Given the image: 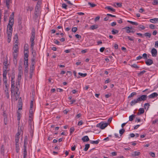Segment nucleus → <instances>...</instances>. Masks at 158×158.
Instances as JSON below:
<instances>
[{"label":"nucleus","instance_id":"obj_44","mask_svg":"<svg viewBox=\"0 0 158 158\" xmlns=\"http://www.w3.org/2000/svg\"><path fill=\"white\" fill-rule=\"evenodd\" d=\"M15 84H12L11 85V92L12 93V91H13L14 92V91L15 90V86L14 85Z\"/></svg>","mask_w":158,"mask_h":158},{"label":"nucleus","instance_id":"obj_47","mask_svg":"<svg viewBox=\"0 0 158 158\" xmlns=\"http://www.w3.org/2000/svg\"><path fill=\"white\" fill-rule=\"evenodd\" d=\"M149 154L152 157L154 158L155 157V155L154 152H150L149 153Z\"/></svg>","mask_w":158,"mask_h":158},{"label":"nucleus","instance_id":"obj_26","mask_svg":"<svg viewBox=\"0 0 158 158\" xmlns=\"http://www.w3.org/2000/svg\"><path fill=\"white\" fill-rule=\"evenodd\" d=\"M28 52H24V60H28Z\"/></svg>","mask_w":158,"mask_h":158},{"label":"nucleus","instance_id":"obj_15","mask_svg":"<svg viewBox=\"0 0 158 158\" xmlns=\"http://www.w3.org/2000/svg\"><path fill=\"white\" fill-rule=\"evenodd\" d=\"M158 18H155L150 19V21L152 23H156V22H158Z\"/></svg>","mask_w":158,"mask_h":158},{"label":"nucleus","instance_id":"obj_37","mask_svg":"<svg viewBox=\"0 0 158 158\" xmlns=\"http://www.w3.org/2000/svg\"><path fill=\"white\" fill-rule=\"evenodd\" d=\"M144 35L148 38H150L151 36V33H149L147 32L145 33Z\"/></svg>","mask_w":158,"mask_h":158},{"label":"nucleus","instance_id":"obj_34","mask_svg":"<svg viewBox=\"0 0 158 158\" xmlns=\"http://www.w3.org/2000/svg\"><path fill=\"white\" fill-rule=\"evenodd\" d=\"M19 72L23 73L22 67L21 64L19 65L18 68Z\"/></svg>","mask_w":158,"mask_h":158},{"label":"nucleus","instance_id":"obj_2","mask_svg":"<svg viewBox=\"0 0 158 158\" xmlns=\"http://www.w3.org/2000/svg\"><path fill=\"white\" fill-rule=\"evenodd\" d=\"M108 124L107 123H101L97 124V126L100 127L102 129H103L107 126Z\"/></svg>","mask_w":158,"mask_h":158},{"label":"nucleus","instance_id":"obj_54","mask_svg":"<svg viewBox=\"0 0 158 158\" xmlns=\"http://www.w3.org/2000/svg\"><path fill=\"white\" fill-rule=\"evenodd\" d=\"M127 37L128 39L130 40H131V41L134 40V37H131L129 36H127Z\"/></svg>","mask_w":158,"mask_h":158},{"label":"nucleus","instance_id":"obj_20","mask_svg":"<svg viewBox=\"0 0 158 158\" xmlns=\"http://www.w3.org/2000/svg\"><path fill=\"white\" fill-rule=\"evenodd\" d=\"M7 65H4L3 67V73L5 72L6 73V74H7Z\"/></svg>","mask_w":158,"mask_h":158},{"label":"nucleus","instance_id":"obj_36","mask_svg":"<svg viewBox=\"0 0 158 158\" xmlns=\"http://www.w3.org/2000/svg\"><path fill=\"white\" fill-rule=\"evenodd\" d=\"M16 151L17 152H18L19 150V144L15 143Z\"/></svg>","mask_w":158,"mask_h":158},{"label":"nucleus","instance_id":"obj_43","mask_svg":"<svg viewBox=\"0 0 158 158\" xmlns=\"http://www.w3.org/2000/svg\"><path fill=\"white\" fill-rule=\"evenodd\" d=\"M78 74L79 75L83 77H85L87 75V74L86 73H79Z\"/></svg>","mask_w":158,"mask_h":158},{"label":"nucleus","instance_id":"obj_24","mask_svg":"<svg viewBox=\"0 0 158 158\" xmlns=\"http://www.w3.org/2000/svg\"><path fill=\"white\" fill-rule=\"evenodd\" d=\"M23 74V73L19 72L18 74V79L19 80V81L21 80V78L22 75Z\"/></svg>","mask_w":158,"mask_h":158},{"label":"nucleus","instance_id":"obj_1","mask_svg":"<svg viewBox=\"0 0 158 158\" xmlns=\"http://www.w3.org/2000/svg\"><path fill=\"white\" fill-rule=\"evenodd\" d=\"M35 39V30L33 29L31 31V36L30 38V41L31 42V48L33 51L34 46L35 45L34 40Z\"/></svg>","mask_w":158,"mask_h":158},{"label":"nucleus","instance_id":"obj_50","mask_svg":"<svg viewBox=\"0 0 158 158\" xmlns=\"http://www.w3.org/2000/svg\"><path fill=\"white\" fill-rule=\"evenodd\" d=\"M20 114L19 112H17V120L19 121L20 120Z\"/></svg>","mask_w":158,"mask_h":158},{"label":"nucleus","instance_id":"obj_31","mask_svg":"<svg viewBox=\"0 0 158 158\" xmlns=\"http://www.w3.org/2000/svg\"><path fill=\"white\" fill-rule=\"evenodd\" d=\"M135 115L134 114H132V115L130 116L129 117V120L130 121H132L133 120V118L135 117Z\"/></svg>","mask_w":158,"mask_h":158},{"label":"nucleus","instance_id":"obj_12","mask_svg":"<svg viewBox=\"0 0 158 158\" xmlns=\"http://www.w3.org/2000/svg\"><path fill=\"white\" fill-rule=\"evenodd\" d=\"M158 96V94L156 93H153L148 96V97L150 98H152L156 97Z\"/></svg>","mask_w":158,"mask_h":158},{"label":"nucleus","instance_id":"obj_29","mask_svg":"<svg viewBox=\"0 0 158 158\" xmlns=\"http://www.w3.org/2000/svg\"><path fill=\"white\" fill-rule=\"evenodd\" d=\"M149 106L150 105L148 103H145L144 105V107L145 109H147V110L148 109Z\"/></svg>","mask_w":158,"mask_h":158},{"label":"nucleus","instance_id":"obj_60","mask_svg":"<svg viewBox=\"0 0 158 158\" xmlns=\"http://www.w3.org/2000/svg\"><path fill=\"white\" fill-rule=\"evenodd\" d=\"M105 49V48L104 47H102L100 48V51L101 52H103L104 51Z\"/></svg>","mask_w":158,"mask_h":158},{"label":"nucleus","instance_id":"obj_7","mask_svg":"<svg viewBox=\"0 0 158 158\" xmlns=\"http://www.w3.org/2000/svg\"><path fill=\"white\" fill-rule=\"evenodd\" d=\"M24 65L25 66V72H27V69H28V60H24Z\"/></svg>","mask_w":158,"mask_h":158},{"label":"nucleus","instance_id":"obj_40","mask_svg":"<svg viewBox=\"0 0 158 158\" xmlns=\"http://www.w3.org/2000/svg\"><path fill=\"white\" fill-rule=\"evenodd\" d=\"M88 4L89 5H90V6L91 7H94L96 6V4H95L91 3L90 2H89L88 3Z\"/></svg>","mask_w":158,"mask_h":158},{"label":"nucleus","instance_id":"obj_9","mask_svg":"<svg viewBox=\"0 0 158 158\" xmlns=\"http://www.w3.org/2000/svg\"><path fill=\"white\" fill-rule=\"evenodd\" d=\"M151 53L152 56H156L157 54V50L155 48H153L151 50Z\"/></svg>","mask_w":158,"mask_h":158},{"label":"nucleus","instance_id":"obj_10","mask_svg":"<svg viewBox=\"0 0 158 158\" xmlns=\"http://www.w3.org/2000/svg\"><path fill=\"white\" fill-rule=\"evenodd\" d=\"M145 61V63L147 65H150L153 63V61L152 60L150 59H147Z\"/></svg>","mask_w":158,"mask_h":158},{"label":"nucleus","instance_id":"obj_33","mask_svg":"<svg viewBox=\"0 0 158 158\" xmlns=\"http://www.w3.org/2000/svg\"><path fill=\"white\" fill-rule=\"evenodd\" d=\"M127 22L130 23L132 24V25H135L137 26L138 25V23L136 22H133L132 21H130L129 20H128Z\"/></svg>","mask_w":158,"mask_h":158},{"label":"nucleus","instance_id":"obj_4","mask_svg":"<svg viewBox=\"0 0 158 158\" xmlns=\"http://www.w3.org/2000/svg\"><path fill=\"white\" fill-rule=\"evenodd\" d=\"M4 2L5 3L7 8L9 9L10 4L12 3V0H4Z\"/></svg>","mask_w":158,"mask_h":158},{"label":"nucleus","instance_id":"obj_35","mask_svg":"<svg viewBox=\"0 0 158 158\" xmlns=\"http://www.w3.org/2000/svg\"><path fill=\"white\" fill-rule=\"evenodd\" d=\"M146 72V71L145 70H143L140 73H138V76H140L142 75L143 74L145 73Z\"/></svg>","mask_w":158,"mask_h":158},{"label":"nucleus","instance_id":"obj_58","mask_svg":"<svg viewBox=\"0 0 158 158\" xmlns=\"http://www.w3.org/2000/svg\"><path fill=\"white\" fill-rule=\"evenodd\" d=\"M75 36L76 38L78 39H81V36L78 34L76 35Z\"/></svg>","mask_w":158,"mask_h":158},{"label":"nucleus","instance_id":"obj_53","mask_svg":"<svg viewBox=\"0 0 158 158\" xmlns=\"http://www.w3.org/2000/svg\"><path fill=\"white\" fill-rule=\"evenodd\" d=\"M62 6L63 8H64L65 9H67V5L65 4V3L62 4Z\"/></svg>","mask_w":158,"mask_h":158},{"label":"nucleus","instance_id":"obj_18","mask_svg":"<svg viewBox=\"0 0 158 158\" xmlns=\"http://www.w3.org/2000/svg\"><path fill=\"white\" fill-rule=\"evenodd\" d=\"M106 9H107L108 10H110V11H111L112 12H115V9H114L113 8H112L110 6H108L106 7Z\"/></svg>","mask_w":158,"mask_h":158},{"label":"nucleus","instance_id":"obj_19","mask_svg":"<svg viewBox=\"0 0 158 158\" xmlns=\"http://www.w3.org/2000/svg\"><path fill=\"white\" fill-rule=\"evenodd\" d=\"M15 43H16L17 44H15L14 46V47L13 48V49H18V44L17 43V40H16L15 41Z\"/></svg>","mask_w":158,"mask_h":158},{"label":"nucleus","instance_id":"obj_49","mask_svg":"<svg viewBox=\"0 0 158 158\" xmlns=\"http://www.w3.org/2000/svg\"><path fill=\"white\" fill-rule=\"evenodd\" d=\"M77 30V28L76 27H74L72 28V31L74 32H75Z\"/></svg>","mask_w":158,"mask_h":158},{"label":"nucleus","instance_id":"obj_48","mask_svg":"<svg viewBox=\"0 0 158 158\" xmlns=\"http://www.w3.org/2000/svg\"><path fill=\"white\" fill-rule=\"evenodd\" d=\"M33 101L31 100L30 103V109L33 108Z\"/></svg>","mask_w":158,"mask_h":158},{"label":"nucleus","instance_id":"obj_6","mask_svg":"<svg viewBox=\"0 0 158 158\" xmlns=\"http://www.w3.org/2000/svg\"><path fill=\"white\" fill-rule=\"evenodd\" d=\"M14 23H9L7 26V31H8V30H9V31H12V27L13 26Z\"/></svg>","mask_w":158,"mask_h":158},{"label":"nucleus","instance_id":"obj_8","mask_svg":"<svg viewBox=\"0 0 158 158\" xmlns=\"http://www.w3.org/2000/svg\"><path fill=\"white\" fill-rule=\"evenodd\" d=\"M14 13L12 12L10 15L9 19V23H14Z\"/></svg>","mask_w":158,"mask_h":158},{"label":"nucleus","instance_id":"obj_41","mask_svg":"<svg viewBox=\"0 0 158 158\" xmlns=\"http://www.w3.org/2000/svg\"><path fill=\"white\" fill-rule=\"evenodd\" d=\"M131 66L132 67H133L134 68H139V67L137 65V64H132V65H131Z\"/></svg>","mask_w":158,"mask_h":158},{"label":"nucleus","instance_id":"obj_63","mask_svg":"<svg viewBox=\"0 0 158 158\" xmlns=\"http://www.w3.org/2000/svg\"><path fill=\"white\" fill-rule=\"evenodd\" d=\"M116 4L119 7H121L122 6V3H117Z\"/></svg>","mask_w":158,"mask_h":158},{"label":"nucleus","instance_id":"obj_3","mask_svg":"<svg viewBox=\"0 0 158 158\" xmlns=\"http://www.w3.org/2000/svg\"><path fill=\"white\" fill-rule=\"evenodd\" d=\"M148 98V96L146 95H142L139 97H138L137 98L139 100V102L142 101H144L146 100Z\"/></svg>","mask_w":158,"mask_h":158},{"label":"nucleus","instance_id":"obj_61","mask_svg":"<svg viewBox=\"0 0 158 158\" xmlns=\"http://www.w3.org/2000/svg\"><path fill=\"white\" fill-rule=\"evenodd\" d=\"M82 124H83V122L82 120H81L79 122L77 125L78 126H80V125H82Z\"/></svg>","mask_w":158,"mask_h":158},{"label":"nucleus","instance_id":"obj_38","mask_svg":"<svg viewBox=\"0 0 158 158\" xmlns=\"http://www.w3.org/2000/svg\"><path fill=\"white\" fill-rule=\"evenodd\" d=\"M75 129L74 127H72L70 128V134L71 135L72 133L74 131Z\"/></svg>","mask_w":158,"mask_h":158},{"label":"nucleus","instance_id":"obj_32","mask_svg":"<svg viewBox=\"0 0 158 158\" xmlns=\"http://www.w3.org/2000/svg\"><path fill=\"white\" fill-rule=\"evenodd\" d=\"M112 34L113 35H114L116 34H117L118 32V31L116 29H113L111 31Z\"/></svg>","mask_w":158,"mask_h":158},{"label":"nucleus","instance_id":"obj_30","mask_svg":"<svg viewBox=\"0 0 158 158\" xmlns=\"http://www.w3.org/2000/svg\"><path fill=\"white\" fill-rule=\"evenodd\" d=\"M23 154V158H26L27 155V149H24Z\"/></svg>","mask_w":158,"mask_h":158},{"label":"nucleus","instance_id":"obj_62","mask_svg":"<svg viewBox=\"0 0 158 158\" xmlns=\"http://www.w3.org/2000/svg\"><path fill=\"white\" fill-rule=\"evenodd\" d=\"M118 23H123L122 20L121 19H119L117 20Z\"/></svg>","mask_w":158,"mask_h":158},{"label":"nucleus","instance_id":"obj_59","mask_svg":"<svg viewBox=\"0 0 158 158\" xmlns=\"http://www.w3.org/2000/svg\"><path fill=\"white\" fill-rule=\"evenodd\" d=\"M116 25V23L115 22H113L111 23V26L112 27H114Z\"/></svg>","mask_w":158,"mask_h":158},{"label":"nucleus","instance_id":"obj_46","mask_svg":"<svg viewBox=\"0 0 158 158\" xmlns=\"http://www.w3.org/2000/svg\"><path fill=\"white\" fill-rule=\"evenodd\" d=\"M13 56L14 58L15 59H16L17 56V53L13 52Z\"/></svg>","mask_w":158,"mask_h":158},{"label":"nucleus","instance_id":"obj_22","mask_svg":"<svg viewBox=\"0 0 158 158\" xmlns=\"http://www.w3.org/2000/svg\"><path fill=\"white\" fill-rule=\"evenodd\" d=\"M99 139H98L96 141L90 140V143L91 144H97L99 143Z\"/></svg>","mask_w":158,"mask_h":158},{"label":"nucleus","instance_id":"obj_23","mask_svg":"<svg viewBox=\"0 0 158 158\" xmlns=\"http://www.w3.org/2000/svg\"><path fill=\"white\" fill-rule=\"evenodd\" d=\"M41 2L40 1H38L36 7L35 8V10H38L39 7H40V5L41 4Z\"/></svg>","mask_w":158,"mask_h":158},{"label":"nucleus","instance_id":"obj_21","mask_svg":"<svg viewBox=\"0 0 158 158\" xmlns=\"http://www.w3.org/2000/svg\"><path fill=\"white\" fill-rule=\"evenodd\" d=\"M123 29H125L126 30V32L127 33H130L131 30H130V27H124Z\"/></svg>","mask_w":158,"mask_h":158},{"label":"nucleus","instance_id":"obj_11","mask_svg":"<svg viewBox=\"0 0 158 158\" xmlns=\"http://www.w3.org/2000/svg\"><path fill=\"white\" fill-rule=\"evenodd\" d=\"M138 102H139L138 98H137L132 100L130 102V105L131 106H133Z\"/></svg>","mask_w":158,"mask_h":158},{"label":"nucleus","instance_id":"obj_16","mask_svg":"<svg viewBox=\"0 0 158 158\" xmlns=\"http://www.w3.org/2000/svg\"><path fill=\"white\" fill-rule=\"evenodd\" d=\"M140 154L139 152H135L132 154L131 155L133 156H135L139 155Z\"/></svg>","mask_w":158,"mask_h":158},{"label":"nucleus","instance_id":"obj_42","mask_svg":"<svg viewBox=\"0 0 158 158\" xmlns=\"http://www.w3.org/2000/svg\"><path fill=\"white\" fill-rule=\"evenodd\" d=\"M149 27L150 28L152 29H154L155 28V26L154 24H150Z\"/></svg>","mask_w":158,"mask_h":158},{"label":"nucleus","instance_id":"obj_27","mask_svg":"<svg viewBox=\"0 0 158 158\" xmlns=\"http://www.w3.org/2000/svg\"><path fill=\"white\" fill-rule=\"evenodd\" d=\"M98 27V26L97 25H93L91 26L90 28L91 29L94 30L96 29Z\"/></svg>","mask_w":158,"mask_h":158},{"label":"nucleus","instance_id":"obj_64","mask_svg":"<svg viewBox=\"0 0 158 158\" xmlns=\"http://www.w3.org/2000/svg\"><path fill=\"white\" fill-rule=\"evenodd\" d=\"M155 47H158V41H156L155 42Z\"/></svg>","mask_w":158,"mask_h":158},{"label":"nucleus","instance_id":"obj_45","mask_svg":"<svg viewBox=\"0 0 158 158\" xmlns=\"http://www.w3.org/2000/svg\"><path fill=\"white\" fill-rule=\"evenodd\" d=\"M125 132V130L123 128L120 130L119 131V133L121 135H122Z\"/></svg>","mask_w":158,"mask_h":158},{"label":"nucleus","instance_id":"obj_56","mask_svg":"<svg viewBox=\"0 0 158 158\" xmlns=\"http://www.w3.org/2000/svg\"><path fill=\"white\" fill-rule=\"evenodd\" d=\"M138 27L139 28H141L142 29H144L145 28V27H144L142 25H140Z\"/></svg>","mask_w":158,"mask_h":158},{"label":"nucleus","instance_id":"obj_55","mask_svg":"<svg viewBox=\"0 0 158 158\" xmlns=\"http://www.w3.org/2000/svg\"><path fill=\"white\" fill-rule=\"evenodd\" d=\"M6 94V97L8 98H9V92H7L6 91V92H5Z\"/></svg>","mask_w":158,"mask_h":158},{"label":"nucleus","instance_id":"obj_28","mask_svg":"<svg viewBox=\"0 0 158 158\" xmlns=\"http://www.w3.org/2000/svg\"><path fill=\"white\" fill-rule=\"evenodd\" d=\"M137 94L135 92H133L128 97V98H131V97H133L135 95H136Z\"/></svg>","mask_w":158,"mask_h":158},{"label":"nucleus","instance_id":"obj_39","mask_svg":"<svg viewBox=\"0 0 158 158\" xmlns=\"http://www.w3.org/2000/svg\"><path fill=\"white\" fill-rule=\"evenodd\" d=\"M33 110L32 109H30L29 110V113H30V115L29 116L30 117H31V116L32 115V114H33Z\"/></svg>","mask_w":158,"mask_h":158},{"label":"nucleus","instance_id":"obj_25","mask_svg":"<svg viewBox=\"0 0 158 158\" xmlns=\"http://www.w3.org/2000/svg\"><path fill=\"white\" fill-rule=\"evenodd\" d=\"M90 146V145L89 144H87L85 145V148H84V150L85 151H86L88 150Z\"/></svg>","mask_w":158,"mask_h":158},{"label":"nucleus","instance_id":"obj_57","mask_svg":"<svg viewBox=\"0 0 158 158\" xmlns=\"http://www.w3.org/2000/svg\"><path fill=\"white\" fill-rule=\"evenodd\" d=\"M158 122V119H156L154 121H152V123L153 124H155L156 123H157Z\"/></svg>","mask_w":158,"mask_h":158},{"label":"nucleus","instance_id":"obj_13","mask_svg":"<svg viewBox=\"0 0 158 158\" xmlns=\"http://www.w3.org/2000/svg\"><path fill=\"white\" fill-rule=\"evenodd\" d=\"M81 139L83 142H86L89 140V139L87 136H84Z\"/></svg>","mask_w":158,"mask_h":158},{"label":"nucleus","instance_id":"obj_17","mask_svg":"<svg viewBox=\"0 0 158 158\" xmlns=\"http://www.w3.org/2000/svg\"><path fill=\"white\" fill-rule=\"evenodd\" d=\"M6 75L7 74H6V73L5 72H4V73H3V81H7Z\"/></svg>","mask_w":158,"mask_h":158},{"label":"nucleus","instance_id":"obj_14","mask_svg":"<svg viewBox=\"0 0 158 158\" xmlns=\"http://www.w3.org/2000/svg\"><path fill=\"white\" fill-rule=\"evenodd\" d=\"M139 112L137 113V114L138 115H139L140 114H143L144 113V110L143 108H140L139 110Z\"/></svg>","mask_w":158,"mask_h":158},{"label":"nucleus","instance_id":"obj_52","mask_svg":"<svg viewBox=\"0 0 158 158\" xmlns=\"http://www.w3.org/2000/svg\"><path fill=\"white\" fill-rule=\"evenodd\" d=\"M143 57L144 59L146 60L147 59V55L146 53H143Z\"/></svg>","mask_w":158,"mask_h":158},{"label":"nucleus","instance_id":"obj_51","mask_svg":"<svg viewBox=\"0 0 158 158\" xmlns=\"http://www.w3.org/2000/svg\"><path fill=\"white\" fill-rule=\"evenodd\" d=\"M152 4L153 5H158V1L156 0H154L152 2Z\"/></svg>","mask_w":158,"mask_h":158},{"label":"nucleus","instance_id":"obj_5","mask_svg":"<svg viewBox=\"0 0 158 158\" xmlns=\"http://www.w3.org/2000/svg\"><path fill=\"white\" fill-rule=\"evenodd\" d=\"M12 34V32L9 31L7 30V42L9 43H10L11 41Z\"/></svg>","mask_w":158,"mask_h":158}]
</instances>
